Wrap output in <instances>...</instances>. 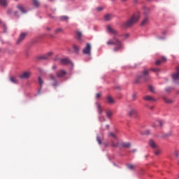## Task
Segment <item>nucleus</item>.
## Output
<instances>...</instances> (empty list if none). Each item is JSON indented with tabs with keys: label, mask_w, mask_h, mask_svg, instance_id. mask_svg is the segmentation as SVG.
I'll list each match as a JSON object with an SVG mask.
<instances>
[{
	"label": "nucleus",
	"mask_w": 179,
	"mask_h": 179,
	"mask_svg": "<svg viewBox=\"0 0 179 179\" xmlns=\"http://www.w3.org/2000/svg\"><path fill=\"white\" fill-rule=\"evenodd\" d=\"M127 167L128 169H129V170H134L135 169V167H136V166L129 164H127Z\"/></svg>",
	"instance_id": "33"
},
{
	"label": "nucleus",
	"mask_w": 179,
	"mask_h": 179,
	"mask_svg": "<svg viewBox=\"0 0 179 179\" xmlns=\"http://www.w3.org/2000/svg\"><path fill=\"white\" fill-rule=\"evenodd\" d=\"M65 75H66V71L64 70H60L56 72L57 78H62V76H65Z\"/></svg>",
	"instance_id": "14"
},
{
	"label": "nucleus",
	"mask_w": 179,
	"mask_h": 179,
	"mask_svg": "<svg viewBox=\"0 0 179 179\" xmlns=\"http://www.w3.org/2000/svg\"><path fill=\"white\" fill-rule=\"evenodd\" d=\"M149 108L150 110H153V108H155V106H150Z\"/></svg>",
	"instance_id": "50"
},
{
	"label": "nucleus",
	"mask_w": 179,
	"mask_h": 179,
	"mask_svg": "<svg viewBox=\"0 0 179 179\" xmlns=\"http://www.w3.org/2000/svg\"><path fill=\"white\" fill-rule=\"evenodd\" d=\"M152 128H156V124L155 123L152 124Z\"/></svg>",
	"instance_id": "51"
},
{
	"label": "nucleus",
	"mask_w": 179,
	"mask_h": 179,
	"mask_svg": "<svg viewBox=\"0 0 179 179\" xmlns=\"http://www.w3.org/2000/svg\"><path fill=\"white\" fill-rule=\"evenodd\" d=\"M100 97H101V94L97 93L96 95V99H100Z\"/></svg>",
	"instance_id": "44"
},
{
	"label": "nucleus",
	"mask_w": 179,
	"mask_h": 179,
	"mask_svg": "<svg viewBox=\"0 0 179 179\" xmlns=\"http://www.w3.org/2000/svg\"><path fill=\"white\" fill-rule=\"evenodd\" d=\"M31 75V73L30 71H25L23 72L21 75H20L19 78L20 79H29Z\"/></svg>",
	"instance_id": "8"
},
{
	"label": "nucleus",
	"mask_w": 179,
	"mask_h": 179,
	"mask_svg": "<svg viewBox=\"0 0 179 179\" xmlns=\"http://www.w3.org/2000/svg\"><path fill=\"white\" fill-rule=\"evenodd\" d=\"M149 145L152 149H156L157 148V144H156V142L153 141V139H150L149 141Z\"/></svg>",
	"instance_id": "17"
},
{
	"label": "nucleus",
	"mask_w": 179,
	"mask_h": 179,
	"mask_svg": "<svg viewBox=\"0 0 179 179\" xmlns=\"http://www.w3.org/2000/svg\"><path fill=\"white\" fill-rule=\"evenodd\" d=\"M165 92L166 93H171V92H173V87H167L166 89H165Z\"/></svg>",
	"instance_id": "32"
},
{
	"label": "nucleus",
	"mask_w": 179,
	"mask_h": 179,
	"mask_svg": "<svg viewBox=\"0 0 179 179\" xmlns=\"http://www.w3.org/2000/svg\"><path fill=\"white\" fill-rule=\"evenodd\" d=\"M103 9H104L102 6H100V7H97L96 8V10L98 12H101V10H103Z\"/></svg>",
	"instance_id": "41"
},
{
	"label": "nucleus",
	"mask_w": 179,
	"mask_h": 179,
	"mask_svg": "<svg viewBox=\"0 0 179 179\" xmlns=\"http://www.w3.org/2000/svg\"><path fill=\"white\" fill-rule=\"evenodd\" d=\"M107 30L108 33H110V34H114V36H118V31L114 29L113 27H111V26L108 25Z\"/></svg>",
	"instance_id": "9"
},
{
	"label": "nucleus",
	"mask_w": 179,
	"mask_h": 179,
	"mask_svg": "<svg viewBox=\"0 0 179 179\" xmlns=\"http://www.w3.org/2000/svg\"><path fill=\"white\" fill-rule=\"evenodd\" d=\"M106 127L107 129H108L110 128V125H108V124H106Z\"/></svg>",
	"instance_id": "53"
},
{
	"label": "nucleus",
	"mask_w": 179,
	"mask_h": 179,
	"mask_svg": "<svg viewBox=\"0 0 179 179\" xmlns=\"http://www.w3.org/2000/svg\"><path fill=\"white\" fill-rule=\"evenodd\" d=\"M46 30H48V31H50V30H51V28L47 27V28H46Z\"/></svg>",
	"instance_id": "52"
},
{
	"label": "nucleus",
	"mask_w": 179,
	"mask_h": 179,
	"mask_svg": "<svg viewBox=\"0 0 179 179\" xmlns=\"http://www.w3.org/2000/svg\"><path fill=\"white\" fill-rule=\"evenodd\" d=\"M159 153H162V150H157L155 152V155H156L157 156H158V155Z\"/></svg>",
	"instance_id": "42"
},
{
	"label": "nucleus",
	"mask_w": 179,
	"mask_h": 179,
	"mask_svg": "<svg viewBox=\"0 0 179 179\" xmlns=\"http://www.w3.org/2000/svg\"><path fill=\"white\" fill-rule=\"evenodd\" d=\"M38 81L40 85L41 89H43V85L44 84V80H43V79H41V77H38Z\"/></svg>",
	"instance_id": "25"
},
{
	"label": "nucleus",
	"mask_w": 179,
	"mask_h": 179,
	"mask_svg": "<svg viewBox=\"0 0 179 179\" xmlns=\"http://www.w3.org/2000/svg\"><path fill=\"white\" fill-rule=\"evenodd\" d=\"M50 78L51 80L54 81L53 86H58V82H57L55 77L54 76H50Z\"/></svg>",
	"instance_id": "22"
},
{
	"label": "nucleus",
	"mask_w": 179,
	"mask_h": 179,
	"mask_svg": "<svg viewBox=\"0 0 179 179\" xmlns=\"http://www.w3.org/2000/svg\"><path fill=\"white\" fill-rule=\"evenodd\" d=\"M108 138H113V139H115L116 142L114 141H110V145L112 148H118L120 146V141H118V137H117V134L115 133H113L112 131H110L108 134Z\"/></svg>",
	"instance_id": "4"
},
{
	"label": "nucleus",
	"mask_w": 179,
	"mask_h": 179,
	"mask_svg": "<svg viewBox=\"0 0 179 179\" xmlns=\"http://www.w3.org/2000/svg\"><path fill=\"white\" fill-rule=\"evenodd\" d=\"M156 65H162V64H163V62H162V60H157L155 62Z\"/></svg>",
	"instance_id": "39"
},
{
	"label": "nucleus",
	"mask_w": 179,
	"mask_h": 179,
	"mask_svg": "<svg viewBox=\"0 0 179 179\" xmlns=\"http://www.w3.org/2000/svg\"><path fill=\"white\" fill-rule=\"evenodd\" d=\"M96 141H97L99 145H101V140L100 139L99 136H96Z\"/></svg>",
	"instance_id": "40"
},
{
	"label": "nucleus",
	"mask_w": 179,
	"mask_h": 179,
	"mask_svg": "<svg viewBox=\"0 0 179 179\" xmlns=\"http://www.w3.org/2000/svg\"><path fill=\"white\" fill-rule=\"evenodd\" d=\"M73 48L74 50V51H76V52H78V51H79V50H80V47H79L78 45L74 44L73 45Z\"/></svg>",
	"instance_id": "28"
},
{
	"label": "nucleus",
	"mask_w": 179,
	"mask_h": 179,
	"mask_svg": "<svg viewBox=\"0 0 179 179\" xmlns=\"http://www.w3.org/2000/svg\"><path fill=\"white\" fill-rule=\"evenodd\" d=\"M76 36H77L78 40H81V38H82V32L78 31L76 32Z\"/></svg>",
	"instance_id": "30"
},
{
	"label": "nucleus",
	"mask_w": 179,
	"mask_h": 179,
	"mask_svg": "<svg viewBox=\"0 0 179 179\" xmlns=\"http://www.w3.org/2000/svg\"><path fill=\"white\" fill-rule=\"evenodd\" d=\"M69 20V17L66 16V15H62L61 17H59V20H61V22H66Z\"/></svg>",
	"instance_id": "21"
},
{
	"label": "nucleus",
	"mask_w": 179,
	"mask_h": 179,
	"mask_svg": "<svg viewBox=\"0 0 179 179\" xmlns=\"http://www.w3.org/2000/svg\"><path fill=\"white\" fill-rule=\"evenodd\" d=\"M4 31L6 32V31L5 30V26H4Z\"/></svg>",
	"instance_id": "59"
},
{
	"label": "nucleus",
	"mask_w": 179,
	"mask_h": 179,
	"mask_svg": "<svg viewBox=\"0 0 179 179\" xmlns=\"http://www.w3.org/2000/svg\"><path fill=\"white\" fill-rule=\"evenodd\" d=\"M176 156H178V155H176Z\"/></svg>",
	"instance_id": "62"
},
{
	"label": "nucleus",
	"mask_w": 179,
	"mask_h": 179,
	"mask_svg": "<svg viewBox=\"0 0 179 179\" xmlns=\"http://www.w3.org/2000/svg\"><path fill=\"white\" fill-rule=\"evenodd\" d=\"M140 17L141 15L139 14V12L135 13L129 20L122 24V27L127 28L134 26V24L139 20Z\"/></svg>",
	"instance_id": "2"
},
{
	"label": "nucleus",
	"mask_w": 179,
	"mask_h": 179,
	"mask_svg": "<svg viewBox=\"0 0 179 179\" xmlns=\"http://www.w3.org/2000/svg\"><path fill=\"white\" fill-rule=\"evenodd\" d=\"M15 1H19V0H15Z\"/></svg>",
	"instance_id": "61"
},
{
	"label": "nucleus",
	"mask_w": 179,
	"mask_h": 179,
	"mask_svg": "<svg viewBox=\"0 0 179 179\" xmlns=\"http://www.w3.org/2000/svg\"><path fill=\"white\" fill-rule=\"evenodd\" d=\"M1 6H8V0H0Z\"/></svg>",
	"instance_id": "23"
},
{
	"label": "nucleus",
	"mask_w": 179,
	"mask_h": 179,
	"mask_svg": "<svg viewBox=\"0 0 179 179\" xmlns=\"http://www.w3.org/2000/svg\"><path fill=\"white\" fill-rule=\"evenodd\" d=\"M163 100L165 103H166V104H173V103H174V100L169 99L166 96L163 97Z\"/></svg>",
	"instance_id": "18"
},
{
	"label": "nucleus",
	"mask_w": 179,
	"mask_h": 179,
	"mask_svg": "<svg viewBox=\"0 0 179 179\" xmlns=\"http://www.w3.org/2000/svg\"><path fill=\"white\" fill-rule=\"evenodd\" d=\"M52 55V52H49L46 55L38 57V59H48Z\"/></svg>",
	"instance_id": "12"
},
{
	"label": "nucleus",
	"mask_w": 179,
	"mask_h": 179,
	"mask_svg": "<svg viewBox=\"0 0 179 179\" xmlns=\"http://www.w3.org/2000/svg\"><path fill=\"white\" fill-rule=\"evenodd\" d=\"M10 80L12 82V83H17V80L15 77H10Z\"/></svg>",
	"instance_id": "36"
},
{
	"label": "nucleus",
	"mask_w": 179,
	"mask_h": 179,
	"mask_svg": "<svg viewBox=\"0 0 179 179\" xmlns=\"http://www.w3.org/2000/svg\"><path fill=\"white\" fill-rule=\"evenodd\" d=\"M143 10H144V15H149V12H150V9L148 7H144Z\"/></svg>",
	"instance_id": "27"
},
{
	"label": "nucleus",
	"mask_w": 179,
	"mask_h": 179,
	"mask_svg": "<svg viewBox=\"0 0 179 179\" xmlns=\"http://www.w3.org/2000/svg\"><path fill=\"white\" fill-rule=\"evenodd\" d=\"M96 106L97 107L99 114H102L103 113V109L101 108V105L100 104V103H96Z\"/></svg>",
	"instance_id": "20"
},
{
	"label": "nucleus",
	"mask_w": 179,
	"mask_h": 179,
	"mask_svg": "<svg viewBox=\"0 0 179 179\" xmlns=\"http://www.w3.org/2000/svg\"><path fill=\"white\" fill-rule=\"evenodd\" d=\"M15 16H17V11L15 12Z\"/></svg>",
	"instance_id": "55"
},
{
	"label": "nucleus",
	"mask_w": 179,
	"mask_h": 179,
	"mask_svg": "<svg viewBox=\"0 0 179 179\" xmlns=\"http://www.w3.org/2000/svg\"><path fill=\"white\" fill-rule=\"evenodd\" d=\"M135 152H136V150H132V152H133V153H135Z\"/></svg>",
	"instance_id": "54"
},
{
	"label": "nucleus",
	"mask_w": 179,
	"mask_h": 179,
	"mask_svg": "<svg viewBox=\"0 0 179 179\" xmlns=\"http://www.w3.org/2000/svg\"><path fill=\"white\" fill-rule=\"evenodd\" d=\"M107 103L108 104H114L115 103V101L111 97V96L108 95L106 96Z\"/></svg>",
	"instance_id": "19"
},
{
	"label": "nucleus",
	"mask_w": 179,
	"mask_h": 179,
	"mask_svg": "<svg viewBox=\"0 0 179 179\" xmlns=\"http://www.w3.org/2000/svg\"><path fill=\"white\" fill-rule=\"evenodd\" d=\"M106 115L108 118H111V117H113V112L111 110H107Z\"/></svg>",
	"instance_id": "31"
},
{
	"label": "nucleus",
	"mask_w": 179,
	"mask_h": 179,
	"mask_svg": "<svg viewBox=\"0 0 179 179\" xmlns=\"http://www.w3.org/2000/svg\"><path fill=\"white\" fill-rule=\"evenodd\" d=\"M60 62L62 65H69V64L70 65H73V63H72L68 58L62 59Z\"/></svg>",
	"instance_id": "10"
},
{
	"label": "nucleus",
	"mask_w": 179,
	"mask_h": 179,
	"mask_svg": "<svg viewBox=\"0 0 179 179\" xmlns=\"http://www.w3.org/2000/svg\"><path fill=\"white\" fill-rule=\"evenodd\" d=\"M143 100H145V101H156V99L150 95H146L145 96H143Z\"/></svg>",
	"instance_id": "13"
},
{
	"label": "nucleus",
	"mask_w": 179,
	"mask_h": 179,
	"mask_svg": "<svg viewBox=\"0 0 179 179\" xmlns=\"http://www.w3.org/2000/svg\"><path fill=\"white\" fill-rule=\"evenodd\" d=\"M63 30L62 28H58L55 29V34H59V33H62Z\"/></svg>",
	"instance_id": "34"
},
{
	"label": "nucleus",
	"mask_w": 179,
	"mask_h": 179,
	"mask_svg": "<svg viewBox=\"0 0 179 179\" xmlns=\"http://www.w3.org/2000/svg\"><path fill=\"white\" fill-rule=\"evenodd\" d=\"M157 124H158L159 125V127H163V125H164V121L163 120H157Z\"/></svg>",
	"instance_id": "35"
},
{
	"label": "nucleus",
	"mask_w": 179,
	"mask_h": 179,
	"mask_svg": "<svg viewBox=\"0 0 179 179\" xmlns=\"http://www.w3.org/2000/svg\"><path fill=\"white\" fill-rule=\"evenodd\" d=\"M105 146H106V147L108 146V144H106Z\"/></svg>",
	"instance_id": "58"
},
{
	"label": "nucleus",
	"mask_w": 179,
	"mask_h": 179,
	"mask_svg": "<svg viewBox=\"0 0 179 179\" xmlns=\"http://www.w3.org/2000/svg\"><path fill=\"white\" fill-rule=\"evenodd\" d=\"M114 18V15L113 14H106L104 16V20L106 22H110V20H112Z\"/></svg>",
	"instance_id": "16"
},
{
	"label": "nucleus",
	"mask_w": 179,
	"mask_h": 179,
	"mask_svg": "<svg viewBox=\"0 0 179 179\" xmlns=\"http://www.w3.org/2000/svg\"><path fill=\"white\" fill-rule=\"evenodd\" d=\"M112 1H114V0H112Z\"/></svg>",
	"instance_id": "63"
},
{
	"label": "nucleus",
	"mask_w": 179,
	"mask_h": 179,
	"mask_svg": "<svg viewBox=\"0 0 179 179\" xmlns=\"http://www.w3.org/2000/svg\"><path fill=\"white\" fill-rule=\"evenodd\" d=\"M106 44L108 45H115V48H113V51L117 52V51H120L122 50L124 45L122 44V42L120 41L116 37H113V39H110L106 42Z\"/></svg>",
	"instance_id": "1"
},
{
	"label": "nucleus",
	"mask_w": 179,
	"mask_h": 179,
	"mask_svg": "<svg viewBox=\"0 0 179 179\" xmlns=\"http://www.w3.org/2000/svg\"><path fill=\"white\" fill-rule=\"evenodd\" d=\"M83 54H85V55H90L92 52V45L90 43H87L86 46L83 50Z\"/></svg>",
	"instance_id": "6"
},
{
	"label": "nucleus",
	"mask_w": 179,
	"mask_h": 179,
	"mask_svg": "<svg viewBox=\"0 0 179 179\" xmlns=\"http://www.w3.org/2000/svg\"><path fill=\"white\" fill-rule=\"evenodd\" d=\"M150 79V76H149V71L144 70L141 75L137 77V79L135 80V83H143L144 82H148Z\"/></svg>",
	"instance_id": "3"
},
{
	"label": "nucleus",
	"mask_w": 179,
	"mask_h": 179,
	"mask_svg": "<svg viewBox=\"0 0 179 179\" xmlns=\"http://www.w3.org/2000/svg\"><path fill=\"white\" fill-rule=\"evenodd\" d=\"M41 89H43V88H41V87L40 86V89L38 90V94H41Z\"/></svg>",
	"instance_id": "48"
},
{
	"label": "nucleus",
	"mask_w": 179,
	"mask_h": 179,
	"mask_svg": "<svg viewBox=\"0 0 179 179\" xmlns=\"http://www.w3.org/2000/svg\"><path fill=\"white\" fill-rule=\"evenodd\" d=\"M49 2H54V0H48Z\"/></svg>",
	"instance_id": "56"
},
{
	"label": "nucleus",
	"mask_w": 179,
	"mask_h": 179,
	"mask_svg": "<svg viewBox=\"0 0 179 179\" xmlns=\"http://www.w3.org/2000/svg\"><path fill=\"white\" fill-rule=\"evenodd\" d=\"M128 115L129 117H136L137 118L138 117V111L135 108H130L129 110L128 111Z\"/></svg>",
	"instance_id": "7"
},
{
	"label": "nucleus",
	"mask_w": 179,
	"mask_h": 179,
	"mask_svg": "<svg viewBox=\"0 0 179 179\" xmlns=\"http://www.w3.org/2000/svg\"><path fill=\"white\" fill-rule=\"evenodd\" d=\"M149 90H150L152 93H155V87H153V86L150 85V86H149Z\"/></svg>",
	"instance_id": "37"
},
{
	"label": "nucleus",
	"mask_w": 179,
	"mask_h": 179,
	"mask_svg": "<svg viewBox=\"0 0 179 179\" xmlns=\"http://www.w3.org/2000/svg\"><path fill=\"white\" fill-rule=\"evenodd\" d=\"M28 34H29L27 32H22L20 34V36H19L18 39L16 41V44H20V43L24 41L25 40V38L27 37Z\"/></svg>",
	"instance_id": "5"
},
{
	"label": "nucleus",
	"mask_w": 179,
	"mask_h": 179,
	"mask_svg": "<svg viewBox=\"0 0 179 179\" xmlns=\"http://www.w3.org/2000/svg\"><path fill=\"white\" fill-rule=\"evenodd\" d=\"M124 37L125 38H128V37H129V34H125Z\"/></svg>",
	"instance_id": "47"
},
{
	"label": "nucleus",
	"mask_w": 179,
	"mask_h": 179,
	"mask_svg": "<svg viewBox=\"0 0 179 179\" xmlns=\"http://www.w3.org/2000/svg\"><path fill=\"white\" fill-rule=\"evenodd\" d=\"M161 62H167V59L165 57H161Z\"/></svg>",
	"instance_id": "38"
},
{
	"label": "nucleus",
	"mask_w": 179,
	"mask_h": 179,
	"mask_svg": "<svg viewBox=\"0 0 179 179\" xmlns=\"http://www.w3.org/2000/svg\"><path fill=\"white\" fill-rule=\"evenodd\" d=\"M32 3L36 6V8H38V6H40V1L38 0H32Z\"/></svg>",
	"instance_id": "24"
},
{
	"label": "nucleus",
	"mask_w": 179,
	"mask_h": 179,
	"mask_svg": "<svg viewBox=\"0 0 179 179\" xmlns=\"http://www.w3.org/2000/svg\"><path fill=\"white\" fill-rule=\"evenodd\" d=\"M132 100H133V101L136 100V93H134V94H132Z\"/></svg>",
	"instance_id": "43"
},
{
	"label": "nucleus",
	"mask_w": 179,
	"mask_h": 179,
	"mask_svg": "<svg viewBox=\"0 0 179 179\" xmlns=\"http://www.w3.org/2000/svg\"><path fill=\"white\" fill-rule=\"evenodd\" d=\"M176 72L172 74V78L173 80H179V66L176 67Z\"/></svg>",
	"instance_id": "11"
},
{
	"label": "nucleus",
	"mask_w": 179,
	"mask_h": 179,
	"mask_svg": "<svg viewBox=\"0 0 179 179\" xmlns=\"http://www.w3.org/2000/svg\"><path fill=\"white\" fill-rule=\"evenodd\" d=\"M149 24V16L146 15L143 20L141 26H148Z\"/></svg>",
	"instance_id": "15"
},
{
	"label": "nucleus",
	"mask_w": 179,
	"mask_h": 179,
	"mask_svg": "<svg viewBox=\"0 0 179 179\" xmlns=\"http://www.w3.org/2000/svg\"><path fill=\"white\" fill-rule=\"evenodd\" d=\"M151 71H152L153 72H157L159 71V69H151Z\"/></svg>",
	"instance_id": "46"
},
{
	"label": "nucleus",
	"mask_w": 179,
	"mask_h": 179,
	"mask_svg": "<svg viewBox=\"0 0 179 179\" xmlns=\"http://www.w3.org/2000/svg\"><path fill=\"white\" fill-rule=\"evenodd\" d=\"M50 16L51 17H52L51 15H50Z\"/></svg>",
	"instance_id": "60"
},
{
	"label": "nucleus",
	"mask_w": 179,
	"mask_h": 179,
	"mask_svg": "<svg viewBox=\"0 0 179 179\" xmlns=\"http://www.w3.org/2000/svg\"><path fill=\"white\" fill-rule=\"evenodd\" d=\"M122 148H130L131 143H122Z\"/></svg>",
	"instance_id": "29"
},
{
	"label": "nucleus",
	"mask_w": 179,
	"mask_h": 179,
	"mask_svg": "<svg viewBox=\"0 0 179 179\" xmlns=\"http://www.w3.org/2000/svg\"><path fill=\"white\" fill-rule=\"evenodd\" d=\"M145 135H150V130H145Z\"/></svg>",
	"instance_id": "45"
},
{
	"label": "nucleus",
	"mask_w": 179,
	"mask_h": 179,
	"mask_svg": "<svg viewBox=\"0 0 179 179\" xmlns=\"http://www.w3.org/2000/svg\"><path fill=\"white\" fill-rule=\"evenodd\" d=\"M17 9H19V10H20V12H22V13H26V11L24 10V8H23V6L18 5L17 6Z\"/></svg>",
	"instance_id": "26"
},
{
	"label": "nucleus",
	"mask_w": 179,
	"mask_h": 179,
	"mask_svg": "<svg viewBox=\"0 0 179 179\" xmlns=\"http://www.w3.org/2000/svg\"><path fill=\"white\" fill-rule=\"evenodd\" d=\"M127 0H121L122 2H126Z\"/></svg>",
	"instance_id": "57"
},
{
	"label": "nucleus",
	"mask_w": 179,
	"mask_h": 179,
	"mask_svg": "<svg viewBox=\"0 0 179 179\" xmlns=\"http://www.w3.org/2000/svg\"><path fill=\"white\" fill-rule=\"evenodd\" d=\"M52 69H57V66L53 65L52 67Z\"/></svg>",
	"instance_id": "49"
}]
</instances>
